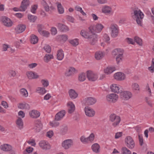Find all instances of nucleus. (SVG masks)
Masks as SVG:
<instances>
[{
    "label": "nucleus",
    "mask_w": 154,
    "mask_h": 154,
    "mask_svg": "<svg viewBox=\"0 0 154 154\" xmlns=\"http://www.w3.org/2000/svg\"><path fill=\"white\" fill-rule=\"evenodd\" d=\"M104 26L100 23H97L96 25L90 26L88 28L89 30L91 32L95 33L100 32Z\"/></svg>",
    "instance_id": "nucleus-4"
},
{
    "label": "nucleus",
    "mask_w": 154,
    "mask_h": 154,
    "mask_svg": "<svg viewBox=\"0 0 154 154\" xmlns=\"http://www.w3.org/2000/svg\"><path fill=\"white\" fill-rule=\"evenodd\" d=\"M37 65V63H33L30 64H29L28 66L31 69H32L35 67Z\"/></svg>",
    "instance_id": "nucleus-62"
},
{
    "label": "nucleus",
    "mask_w": 154,
    "mask_h": 154,
    "mask_svg": "<svg viewBox=\"0 0 154 154\" xmlns=\"http://www.w3.org/2000/svg\"><path fill=\"white\" fill-rule=\"evenodd\" d=\"M29 115L31 118H36L40 116V113L38 111L33 110L29 112Z\"/></svg>",
    "instance_id": "nucleus-28"
},
{
    "label": "nucleus",
    "mask_w": 154,
    "mask_h": 154,
    "mask_svg": "<svg viewBox=\"0 0 154 154\" xmlns=\"http://www.w3.org/2000/svg\"><path fill=\"white\" fill-rule=\"evenodd\" d=\"M132 89L134 91H139L140 90V88L138 84L136 83H133L131 86Z\"/></svg>",
    "instance_id": "nucleus-35"
},
{
    "label": "nucleus",
    "mask_w": 154,
    "mask_h": 154,
    "mask_svg": "<svg viewBox=\"0 0 154 154\" xmlns=\"http://www.w3.org/2000/svg\"><path fill=\"white\" fill-rule=\"evenodd\" d=\"M28 20L31 22H34L37 18V16L32 15L31 14H28Z\"/></svg>",
    "instance_id": "nucleus-46"
},
{
    "label": "nucleus",
    "mask_w": 154,
    "mask_h": 154,
    "mask_svg": "<svg viewBox=\"0 0 154 154\" xmlns=\"http://www.w3.org/2000/svg\"><path fill=\"white\" fill-rule=\"evenodd\" d=\"M39 144L40 146L43 149H47L50 148V146L48 142L44 140L40 141Z\"/></svg>",
    "instance_id": "nucleus-24"
},
{
    "label": "nucleus",
    "mask_w": 154,
    "mask_h": 154,
    "mask_svg": "<svg viewBox=\"0 0 154 154\" xmlns=\"http://www.w3.org/2000/svg\"><path fill=\"white\" fill-rule=\"evenodd\" d=\"M42 124L40 120H36L35 121V126L34 128L36 132L40 131L42 128Z\"/></svg>",
    "instance_id": "nucleus-13"
},
{
    "label": "nucleus",
    "mask_w": 154,
    "mask_h": 154,
    "mask_svg": "<svg viewBox=\"0 0 154 154\" xmlns=\"http://www.w3.org/2000/svg\"><path fill=\"white\" fill-rule=\"evenodd\" d=\"M68 127L66 125H63L61 127L60 130V133L62 135H64L67 132Z\"/></svg>",
    "instance_id": "nucleus-38"
},
{
    "label": "nucleus",
    "mask_w": 154,
    "mask_h": 154,
    "mask_svg": "<svg viewBox=\"0 0 154 154\" xmlns=\"http://www.w3.org/2000/svg\"><path fill=\"white\" fill-rule=\"evenodd\" d=\"M26 28V25L23 24H20L15 27V30L17 33H20L24 32Z\"/></svg>",
    "instance_id": "nucleus-19"
},
{
    "label": "nucleus",
    "mask_w": 154,
    "mask_h": 154,
    "mask_svg": "<svg viewBox=\"0 0 154 154\" xmlns=\"http://www.w3.org/2000/svg\"><path fill=\"white\" fill-rule=\"evenodd\" d=\"M112 54L115 56H117L116 61L118 64L121 61L123 57V51L122 49L120 48H117L114 49L112 52Z\"/></svg>",
    "instance_id": "nucleus-3"
},
{
    "label": "nucleus",
    "mask_w": 154,
    "mask_h": 154,
    "mask_svg": "<svg viewBox=\"0 0 154 154\" xmlns=\"http://www.w3.org/2000/svg\"><path fill=\"white\" fill-rule=\"evenodd\" d=\"M0 21L4 26L8 27H11L13 24V21L10 18L5 16H2L0 19Z\"/></svg>",
    "instance_id": "nucleus-6"
},
{
    "label": "nucleus",
    "mask_w": 154,
    "mask_h": 154,
    "mask_svg": "<svg viewBox=\"0 0 154 154\" xmlns=\"http://www.w3.org/2000/svg\"><path fill=\"white\" fill-rule=\"evenodd\" d=\"M67 105L69 106V108L68 109V113L71 114L72 113L75 109V106L72 102H69L67 103Z\"/></svg>",
    "instance_id": "nucleus-30"
},
{
    "label": "nucleus",
    "mask_w": 154,
    "mask_h": 154,
    "mask_svg": "<svg viewBox=\"0 0 154 154\" xmlns=\"http://www.w3.org/2000/svg\"><path fill=\"white\" fill-rule=\"evenodd\" d=\"M38 5H33L31 6V11L33 14H35Z\"/></svg>",
    "instance_id": "nucleus-51"
},
{
    "label": "nucleus",
    "mask_w": 154,
    "mask_h": 154,
    "mask_svg": "<svg viewBox=\"0 0 154 154\" xmlns=\"http://www.w3.org/2000/svg\"><path fill=\"white\" fill-rule=\"evenodd\" d=\"M85 111L86 115L89 117H93L95 114V112L94 110L88 106L85 107Z\"/></svg>",
    "instance_id": "nucleus-17"
},
{
    "label": "nucleus",
    "mask_w": 154,
    "mask_h": 154,
    "mask_svg": "<svg viewBox=\"0 0 154 154\" xmlns=\"http://www.w3.org/2000/svg\"><path fill=\"white\" fill-rule=\"evenodd\" d=\"M118 98V95L115 94H111L106 96L107 100L110 103L116 102Z\"/></svg>",
    "instance_id": "nucleus-12"
},
{
    "label": "nucleus",
    "mask_w": 154,
    "mask_h": 154,
    "mask_svg": "<svg viewBox=\"0 0 154 154\" xmlns=\"http://www.w3.org/2000/svg\"><path fill=\"white\" fill-rule=\"evenodd\" d=\"M57 8L58 12L59 14H62L64 12V8L60 3L57 2Z\"/></svg>",
    "instance_id": "nucleus-36"
},
{
    "label": "nucleus",
    "mask_w": 154,
    "mask_h": 154,
    "mask_svg": "<svg viewBox=\"0 0 154 154\" xmlns=\"http://www.w3.org/2000/svg\"><path fill=\"white\" fill-rule=\"evenodd\" d=\"M26 75L29 79H36L38 78L39 76L35 72L29 71L27 72Z\"/></svg>",
    "instance_id": "nucleus-23"
},
{
    "label": "nucleus",
    "mask_w": 154,
    "mask_h": 154,
    "mask_svg": "<svg viewBox=\"0 0 154 154\" xmlns=\"http://www.w3.org/2000/svg\"><path fill=\"white\" fill-rule=\"evenodd\" d=\"M51 33L53 35H55L57 33V30L56 28L54 27H52L51 29Z\"/></svg>",
    "instance_id": "nucleus-61"
},
{
    "label": "nucleus",
    "mask_w": 154,
    "mask_h": 154,
    "mask_svg": "<svg viewBox=\"0 0 154 154\" xmlns=\"http://www.w3.org/2000/svg\"><path fill=\"white\" fill-rule=\"evenodd\" d=\"M41 4L45 8V11L46 12L48 11L49 10V7L46 1L45 0H43Z\"/></svg>",
    "instance_id": "nucleus-40"
},
{
    "label": "nucleus",
    "mask_w": 154,
    "mask_h": 154,
    "mask_svg": "<svg viewBox=\"0 0 154 154\" xmlns=\"http://www.w3.org/2000/svg\"><path fill=\"white\" fill-rule=\"evenodd\" d=\"M122 154H131V151L125 147L122 148Z\"/></svg>",
    "instance_id": "nucleus-47"
},
{
    "label": "nucleus",
    "mask_w": 154,
    "mask_h": 154,
    "mask_svg": "<svg viewBox=\"0 0 154 154\" xmlns=\"http://www.w3.org/2000/svg\"><path fill=\"white\" fill-rule=\"evenodd\" d=\"M29 0H23L20 6V8L21 9L20 10V11H25L29 6Z\"/></svg>",
    "instance_id": "nucleus-14"
},
{
    "label": "nucleus",
    "mask_w": 154,
    "mask_h": 154,
    "mask_svg": "<svg viewBox=\"0 0 154 154\" xmlns=\"http://www.w3.org/2000/svg\"><path fill=\"white\" fill-rule=\"evenodd\" d=\"M55 120L53 121L52 122H50V125L53 127H56L58 126L59 125V123L58 122H56Z\"/></svg>",
    "instance_id": "nucleus-59"
},
{
    "label": "nucleus",
    "mask_w": 154,
    "mask_h": 154,
    "mask_svg": "<svg viewBox=\"0 0 154 154\" xmlns=\"http://www.w3.org/2000/svg\"><path fill=\"white\" fill-rule=\"evenodd\" d=\"M66 114L64 110H62L57 113L55 116V121H58L61 120L65 116Z\"/></svg>",
    "instance_id": "nucleus-18"
},
{
    "label": "nucleus",
    "mask_w": 154,
    "mask_h": 154,
    "mask_svg": "<svg viewBox=\"0 0 154 154\" xmlns=\"http://www.w3.org/2000/svg\"><path fill=\"white\" fill-rule=\"evenodd\" d=\"M100 146L97 143H95L91 146V148L92 151L94 152L98 153L100 152Z\"/></svg>",
    "instance_id": "nucleus-26"
},
{
    "label": "nucleus",
    "mask_w": 154,
    "mask_h": 154,
    "mask_svg": "<svg viewBox=\"0 0 154 154\" xmlns=\"http://www.w3.org/2000/svg\"><path fill=\"white\" fill-rule=\"evenodd\" d=\"M8 75L10 77H14L16 76V73L14 71L11 70L9 72Z\"/></svg>",
    "instance_id": "nucleus-58"
},
{
    "label": "nucleus",
    "mask_w": 154,
    "mask_h": 154,
    "mask_svg": "<svg viewBox=\"0 0 154 154\" xmlns=\"http://www.w3.org/2000/svg\"><path fill=\"white\" fill-rule=\"evenodd\" d=\"M135 41L140 46L142 45V39L136 36L134 38Z\"/></svg>",
    "instance_id": "nucleus-48"
},
{
    "label": "nucleus",
    "mask_w": 154,
    "mask_h": 154,
    "mask_svg": "<svg viewBox=\"0 0 154 154\" xmlns=\"http://www.w3.org/2000/svg\"><path fill=\"white\" fill-rule=\"evenodd\" d=\"M75 9L78 11H80L83 15L85 16L86 15V14L83 11L82 8L78 6H76Z\"/></svg>",
    "instance_id": "nucleus-52"
},
{
    "label": "nucleus",
    "mask_w": 154,
    "mask_h": 154,
    "mask_svg": "<svg viewBox=\"0 0 154 154\" xmlns=\"http://www.w3.org/2000/svg\"><path fill=\"white\" fill-rule=\"evenodd\" d=\"M103 13L105 14L109 13L111 10V8L109 6H105L102 9Z\"/></svg>",
    "instance_id": "nucleus-39"
},
{
    "label": "nucleus",
    "mask_w": 154,
    "mask_h": 154,
    "mask_svg": "<svg viewBox=\"0 0 154 154\" xmlns=\"http://www.w3.org/2000/svg\"><path fill=\"white\" fill-rule=\"evenodd\" d=\"M75 70V69L73 67H71L69 69L66 73V75L67 76H69L72 75L73 72Z\"/></svg>",
    "instance_id": "nucleus-43"
},
{
    "label": "nucleus",
    "mask_w": 154,
    "mask_h": 154,
    "mask_svg": "<svg viewBox=\"0 0 154 154\" xmlns=\"http://www.w3.org/2000/svg\"><path fill=\"white\" fill-rule=\"evenodd\" d=\"M44 49L45 51L48 53H50L51 52V47L49 45H45V46L44 47Z\"/></svg>",
    "instance_id": "nucleus-54"
},
{
    "label": "nucleus",
    "mask_w": 154,
    "mask_h": 154,
    "mask_svg": "<svg viewBox=\"0 0 154 154\" xmlns=\"http://www.w3.org/2000/svg\"><path fill=\"white\" fill-rule=\"evenodd\" d=\"M16 124L17 127L20 129H21L23 128V122L21 118L19 117L16 122Z\"/></svg>",
    "instance_id": "nucleus-33"
},
{
    "label": "nucleus",
    "mask_w": 154,
    "mask_h": 154,
    "mask_svg": "<svg viewBox=\"0 0 154 154\" xmlns=\"http://www.w3.org/2000/svg\"><path fill=\"white\" fill-rule=\"evenodd\" d=\"M36 92L40 94H45L47 91L43 87H38L36 89Z\"/></svg>",
    "instance_id": "nucleus-41"
},
{
    "label": "nucleus",
    "mask_w": 154,
    "mask_h": 154,
    "mask_svg": "<svg viewBox=\"0 0 154 154\" xmlns=\"http://www.w3.org/2000/svg\"><path fill=\"white\" fill-rule=\"evenodd\" d=\"M60 37L61 40L63 42L66 41L68 39V36L66 35H60Z\"/></svg>",
    "instance_id": "nucleus-56"
},
{
    "label": "nucleus",
    "mask_w": 154,
    "mask_h": 154,
    "mask_svg": "<svg viewBox=\"0 0 154 154\" xmlns=\"http://www.w3.org/2000/svg\"><path fill=\"white\" fill-rule=\"evenodd\" d=\"M97 100L92 97H89L85 98L83 101V103L85 105H92L96 103Z\"/></svg>",
    "instance_id": "nucleus-10"
},
{
    "label": "nucleus",
    "mask_w": 154,
    "mask_h": 154,
    "mask_svg": "<svg viewBox=\"0 0 154 154\" xmlns=\"http://www.w3.org/2000/svg\"><path fill=\"white\" fill-rule=\"evenodd\" d=\"M57 58L58 60H61L64 57V54L63 51L62 49L58 50L57 53Z\"/></svg>",
    "instance_id": "nucleus-32"
},
{
    "label": "nucleus",
    "mask_w": 154,
    "mask_h": 154,
    "mask_svg": "<svg viewBox=\"0 0 154 154\" xmlns=\"http://www.w3.org/2000/svg\"><path fill=\"white\" fill-rule=\"evenodd\" d=\"M41 82L43 86L45 87H47L49 85V82L47 80L42 79L41 80Z\"/></svg>",
    "instance_id": "nucleus-55"
},
{
    "label": "nucleus",
    "mask_w": 154,
    "mask_h": 154,
    "mask_svg": "<svg viewBox=\"0 0 154 154\" xmlns=\"http://www.w3.org/2000/svg\"><path fill=\"white\" fill-rule=\"evenodd\" d=\"M58 29L61 32H66L69 30V28L66 25L59 23L57 25Z\"/></svg>",
    "instance_id": "nucleus-22"
},
{
    "label": "nucleus",
    "mask_w": 154,
    "mask_h": 154,
    "mask_svg": "<svg viewBox=\"0 0 154 154\" xmlns=\"http://www.w3.org/2000/svg\"><path fill=\"white\" fill-rule=\"evenodd\" d=\"M66 19L68 20L72 23L74 22V19L72 17L69 15H67L66 16Z\"/></svg>",
    "instance_id": "nucleus-60"
},
{
    "label": "nucleus",
    "mask_w": 154,
    "mask_h": 154,
    "mask_svg": "<svg viewBox=\"0 0 154 154\" xmlns=\"http://www.w3.org/2000/svg\"><path fill=\"white\" fill-rule=\"evenodd\" d=\"M114 77L118 81L123 80L125 79V75L124 74L120 72L115 73Z\"/></svg>",
    "instance_id": "nucleus-20"
},
{
    "label": "nucleus",
    "mask_w": 154,
    "mask_h": 154,
    "mask_svg": "<svg viewBox=\"0 0 154 154\" xmlns=\"http://www.w3.org/2000/svg\"><path fill=\"white\" fill-rule=\"evenodd\" d=\"M53 58V56L51 54H46L44 57V60L46 62H48L50 60Z\"/></svg>",
    "instance_id": "nucleus-45"
},
{
    "label": "nucleus",
    "mask_w": 154,
    "mask_h": 154,
    "mask_svg": "<svg viewBox=\"0 0 154 154\" xmlns=\"http://www.w3.org/2000/svg\"><path fill=\"white\" fill-rule=\"evenodd\" d=\"M80 34L85 38H87L89 43L92 45H94L97 41V35L94 33L91 32L89 30L81 31Z\"/></svg>",
    "instance_id": "nucleus-1"
},
{
    "label": "nucleus",
    "mask_w": 154,
    "mask_h": 154,
    "mask_svg": "<svg viewBox=\"0 0 154 154\" xmlns=\"http://www.w3.org/2000/svg\"><path fill=\"white\" fill-rule=\"evenodd\" d=\"M117 25L115 24L112 25L110 27V29H111V36L113 38L116 37L118 34V30L117 27Z\"/></svg>",
    "instance_id": "nucleus-16"
},
{
    "label": "nucleus",
    "mask_w": 154,
    "mask_h": 154,
    "mask_svg": "<svg viewBox=\"0 0 154 154\" xmlns=\"http://www.w3.org/2000/svg\"><path fill=\"white\" fill-rule=\"evenodd\" d=\"M87 77L88 80L90 81H94L98 78L96 74L94 73L92 71L88 70L87 71Z\"/></svg>",
    "instance_id": "nucleus-8"
},
{
    "label": "nucleus",
    "mask_w": 154,
    "mask_h": 154,
    "mask_svg": "<svg viewBox=\"0 0 154 154\" xmlns=\"http://www.w3.org/2000/svg\"><path fill=\"white\" fill-rule=\"evenodd\" d=\"M144 16V14L140 10H134V15L133 17L136 19L137 23L140 26H142V19Z\"/></svg>",
    "instance_id": "nucleus-2"
},
{
    "label": "nucleus",
    "mask_w": 154,
    "mask_h": 154,
    "mask_svg": "<svg viewBox=\"0 0 154 154\" xmlns=\"http://www.w3.org/2000/svg\"><path fill=\"white\" fill-rule=\"evenodd\" d=\"M33 148L31 147H29L26 148V150L23 151V154H28L31 153L33 150Z\"/></svg>",
    "instance_id": "nucleus-50"
},
{
    "label": "nucleus",
    "mask_w": 154,
    "mask_h": 154,
    "mask_svg": "<svg viewBox=\"0 0 154 154\" xmlns=\"http://www.w3.org/2000/svg\"><path fill=\"white\" fill-rule=\"evenodd\" d=\"M69 42L74 47H76L79 44V41L78 39H74L69 40Z\"/></svg>",
    "instance_id": "nucleus-44"
},
{
    "label": "nucleus",
    "mask_w": 154,
    "mask_h": 154,
    "mask_svg": "<svg viewBox=\"0 0 154 154\" xmlns=\"http://www.w3.org/2000/svg\"><path fill=\"white\" fill-rule=\"evenodd\" d=\"M54 133L52 131H51L47 132V136L49 138H51L53 135Z\"/></svg>",
    "instance_id": "nucleus-63"
},
{
    "label": "nucleus",
    "mask_w": 154,
    "mask_h": 154,
    "mask_svg": "<svg viewBox=\"0 0 154 154\" xmlns=\"http://www.w3.org/2000/svg\"><path fill=\"white\" fill-rule=\"evenodd\" d=\"M30 42L32 44H35L38 42V38L36 35L34 34H32L30 36Z\"/></svg>",
    "instance_id": "nucleus-34"
},
{
    "label": "nucleus",
    "mask_w": 154,
    "mask_h": 154,
    "mask_svg": "<svg viewBox=\"0 0 154 154\" xmlns=\"http://www.w3.org/2000/svg\"><path fill=\"white\" fill-rule=\"evenodd\" d=\"M115 67H108L104 70V72L107 74H110L115 71Z\"/></svg>",
    "instance_id": "nucleus-37"
},
{
    "label": "nucleus",
    "mask_w": 154,
    "mask_h": 154,
    "mask_svg": "<svg viewBox=\"0 0 154 154\" xmlns=\"http://www.w3.org/2000/svg\"><path fill=\"white\" fill-rule=\"evenodd\" d=\"M110 89L112 92L119 93L123 90V88L119 85L116 84H113L110 87Z\"/></svg>",
    "instance_id": "nucleus-11"
},
{
    "label": "nucleus",
    "mask_w": 154,
    "mask_h": 154,
    "mask_svg": "<svg viewBox=\"0 0 154 154\" xmlns=\"http://www.w3.org/2000/svg\"><path fill=\"white\" fill-rule=\"evenodd\" d=\"M18 107L20 109L26 110L29 109L30 107L29 105L28 104L25 102L19 103L18 104Z\"/></svg>",
    "instance_id": "nucleus-27"
},
{
    "label": "nucleus",
    "mask_w": 154,
    "mask_h": 154,
    "mask_svg": "<svg viewBox=\"0 0 154 154\" xmlns=\"http://www.w3.org/2000/svg\"><path fill=\"white\" fill-rule=\"evenodd\" d=\"M73 144V141L71 139L65 140L62 143V146L65 149H69L71 147Z\"/></svg>",
    "instance_id": "nucleus-15"
},
{
    "label": "nucleus",
    "mask_w": 154,
    "mask_h": 154,
    "mask_svg": "<svg viewBox=\"0 0 154 154\" xmlns=\"http://www.w3.org/2000/svg\"><path fill=\"white\" fill-rule=\"evenodd\" d=\"M109 120L112 122V125L116 127L119 125L121 121V118L120 116L116 115L115 114H112L109 116Z\"/></svg>",
    "instance_id": "nucleus-5"
},
{
    "label": "nucleus",
    "mask_w": 154,
    "mask_h": 154,
    "mask_svg": "<svg viewBox=\"0 0 154 154\" xmlns=\"http://www.w3.org/2000/svg\"><path fill=\"white\" fill-rule=\"evenodd\" d=\"M123 90L120 92L121 98L125 100H127L131 98L132 97V93L128 91H123Z\"/></svg>",
    "instance_id": "nucleus-9"
},
{
    "label": "nucleus",
    "mask_w": 154,
    "mask_h": 154,
    "mask_svg": "<svg viewBox=\"0 0 154 154\" xmlns=\"http://www.w3.org/2000/svg\"><path fill=\"white\" fill-rule=\"evenodd\" d=\"M69 93L70 97L72 99L76 98L78 95L75 91L72 89H70L69 91Z\"/></svg>",
    "instance_id": "nucleus-31"
},
{
    "label": "nucleus",
    "mask_w": 154,
    "mask_h": 154,
    "mask_svg": "<svg viewBox=\"0 0 154 154\" xmlns=\"http://www.w3.org/2000/svg\"><path fill=\"white\" fill-rule=\"evenodd\" d=\"M21 94L23 96L25 97L28 96V92L24 88H22L20 90Z\"/></svg>",
    "instance_id": "nucleus-49"
},
{
    "label": "nucleus",
    "mask_w": 154,
    "mask_h": 154,
    "mask_svg": "<svg viewBox=\"0 0 154 154\" xmlns=\"http://www.w3.org/2000/svg\"><path fill=\"white\" fill-rule=\"evenodd\" d=\"M44 26L42 24H38L37 25L38 30L39 33H41L44 29Z\"/></svg>",
    "instance_id": "nucleus-53"
},
{
    "label": "nucleus",
    "mask_w": 154,
    "mask_h": 154,
    "mask_svg": "<svg viewBox=\"0 0 154 154\" xmlns=\"http://www.w3.org/2000/svg\"><path fill=\"white\" fill-rule=\"evenodd\" d=\"M40 34L44 36L48 37L50 34V33L48 31L43 30L41 33Z\"/></svg>",
    "instance_id": "nucleus-57"
},
{
    "label": "nucleus",
    "mask_w": 154,
    "mask_h": 154,
    "mask_svg": "<svg viewBox=\"0 0 154 154\" xmlns=\"http://www.w3.org/2000/svg\"><path fill=\"white\" fill-rule=\"evenodd\" d=\"M125 143L127 146L130 149H133L135 145L133 140L130 136H127L125 138Z\"/></svg>",
    "instance_id": "nucleus-7"
},
{
    "label": "nucleus",
    "mask_w": 154,
    "mask_h": 154,
    "mask_svg": "<svg viewBox=\"0 0 154 154\" xmlns=\"http://www.w3.org/2000/svg\"><path fill=\"white\" fill-rule=\"evenodd\" d=\"M94 135L93 133L90 134L89 136L87 138H85L84 136H82L80 138V140L82 142H88V141H92L94 140Z\"/></svg>",
    "instance_id": "nucleus-21"
},
{
    "label": "nucleus",
    "mask_w": 154,
    "mask_h": 154,
    "mask_svg": "<svg viewBox=\"0 0 154 154\" xmlns=\"http://www.w3.org/2000/svg\"><path fill=\"white\" fill-rule=\"evenodd\" d=\"M12 148V146L8 144H5L0 146V149L5 151H8L11 150Z\"/></svg>",
    "instance_id": "nucleus-29"
},
{
    "label": "nucleus",
    "mask_w": 154,
    "mask_h": 154,
    "mask_svg": "<svg viewBox=\"0 0 154 154\" xmlns=\"http://www.w3.org/2000/svg\"><path fill=\"white\" fill-rule=\"evenodd\" d=\"M140 144L142 146L143 144V139L142 136L139 135H138Z\"/></svg>",
    "instance_id": "nucleus-64"
},
{
    "label": "nucleus",
    "mask_w": 154,
    "mask_h": 154,
    "mask_svg": "<svg viewBox=\"0 0 154 154\" xmlns=\"http://www.w3.org/2000/svg\"><path fill=\"white\" fill-rule=\"evenodd\" d=\"M105 54L104 52L98 51L96 52L95 54V57L97 60H100L103 58Z\"/></svg>",
    "instance_id": "nucleus-25"
},
{
    "label": "nucleus",
    "mask_w": 154,
    "mask_h": 154,
    "mask_svg": "<svg viewBox=\"0 0 154 154\" xmlns=\"http://www.w3.org/2000/svg\"><path fill=\"white\" fill-rule=\"evenodd\" d=\"M86 75L85 73L82 72L79 74V80L80 82H83L86 79Z\"/></svg>",
    "instance_id": "nucleus-42"
}]
</instances>
